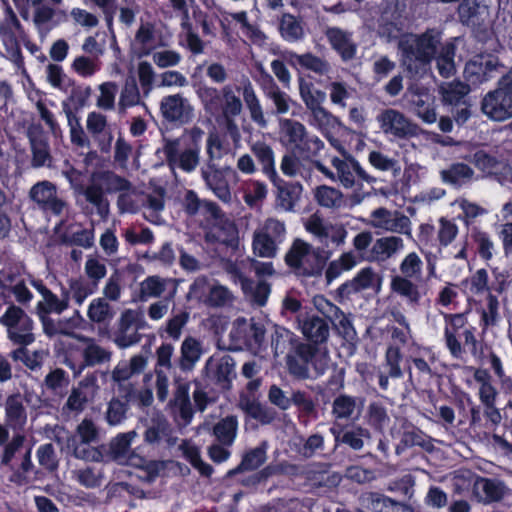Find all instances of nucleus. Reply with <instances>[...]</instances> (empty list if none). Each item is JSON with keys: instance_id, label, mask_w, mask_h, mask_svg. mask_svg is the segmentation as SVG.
I'll use <instances>...</instances> for the list:
<instances>
[{"instance_id": "f257e3e1", "label": "nucleus", "mask_w": 512, "mask_h": 512, "mask_svg": "<svg viewBox=\"0 0 512 512\" xmlns=\"http://www.w3.org/2000/svg\"><path fill=\"white\" fill-rule=\"evenodd\" d=\"M196 94L207 114L222 121L230 132L237 130L235 119L241 114L243 104L231 85L218 89L201 84L196 88Z\"/></svg>"}, {"instance_id": "f03ea898", "label": "nucleus", "mask_w": 512, "mask_h": 512, "mask_svg": "<svg viewBox=\"0 0 512 512\" xmlns=\"http://www.w3.org/2000/svg\"><path fill=\"white\" fill-rule=\"evenodd\" d=\"M329 256L330 252L325 253L304 240L295 239L285 255V263L305 286L311 284L314 287L322 281Z\"/></svg>"}, {"instance_id": "7ed1b4c3", "label": "nucleus", "mask_w": 512, "mask_h": 512, "mask_svg": "<svg viewBox=\"0 0 512 512\" xmlns=\"http://www.w3.org/2000/svg\"><path fill=\"white\" fill-rule=\"evenodd\" d=\"M442 40V32L427 28L420 34H409L398 42L401 61L406 69L417 74L435 59Z\"/></svg>"}, {"instance_id": "20e7f679", "label": "nucleus", "mask_w": 512, "mask_h": 512, "mask_svg": "<svg viewBox=\"0 0 512 512\" xmlns=\"http://www.w3.org/2000/svg\"><path fill=\"white\" fill-rule=\"evenodd\" d=\"M25 436L20 433L13 435L10 441L3 446L0 456V465L8 467L11 471L8 480L16 486L22 487L43 479V472L35 467L32 462V448L29 447L21 458V463L16 467L12 464L17 451L23 446Z\"/></svg>"}, {"instance_id": "39448f33", "label": "nucleus", "mask_w": 512, "mask_h": 512, "mask_svg": "<svg viewBox=\"0 0 512 512\" xmlns=\"http://www.w3.org/2000/svg\"><path fill=\"white\" fill-rule=\"evenodd\" d=\"M279 135L282 144L302 160L319 157L325 146L318 136L307 132L304 124L293 119L280 120Z\"/></svg>"}, {"instance_id": "423d86ee", "label": "nucleus", "mask_w": 512, "mask_h": 512, "mask_svg": "<svg viewBox=\"0 0 512 512\" xmlns=\"http://www.w3.org/2000/svg\"><path fill=\"white\" fill-rule=\"evenodd\" d=\"M100 431L90 418H84L75 433L66 439V450L74 458L86 462H102L105 444H98Z\"/></svg>"}, {"instance_id": "0eeeda50", "label": "nucleus", "mask_w": 512, "mask_h": 512, "mask_svg": "<svg viewBox=\"0 0 512 512\" xmlns=\"http://www.w3.org/2000/svg\"><path fill=\"white\" fill-rule=\"evenodd\" d=\"M203 135L204 131L200 127L194 126L191 128L189 131V143L181 152H179V139H164L162 151L167 165L172 169L179 168L186 173L193 172L200 161Z\"/></svg>"}, {"instance_id": "6e6552de", "label": "nucleus", "mask_w": 512, "mask_h": 512, "mask_svg": "<svg viewBox=\"0 0 512 512\" xmlns=\"http://www.w3.org/2000/svg\"><path fill=\"white\" fill-rule=\"evenodd\" d=\"M265 332L262 323L255 322L253 318L248 321L240 317L233 322L229 346L222 347L218 341L217 348L226 352H258L264 342Z\"/></svg>"}, {"instance_id": "1a4fd4ad", "label": "nucleus", "mask_w": 512, "mask_h": 512, "mask_svg": "<svg viewBox=\"0 0 512 512\" xmlns=\"http://www.w3.org/2000/svg\"><path fill=\"white\" fill-rule=\"evenodd\" d=\"M481 110L494 121L512 118V70L498 80L496 89L483 97Z\"/></svg>"}, {"instance_id": "9d476101", "label": "nucleus", "mask_w": 512, "mask_h": 512, "mask_svg": "<svg viewBox=\"0 0 512 512\" xmlns=\"http://www.w3.org/2000/svg\"><path fill=\"white\" fill-rule=\"evenodd\" d=\"M445 340L450 352H477L478 341L475 336L476 328L467 326V317L463 313L446 314Z\"/></svg>"}, {"instance_id": "9b49d317", "label": "nucleus", "mask_w": 512, "mask_h": 512, "mask_svg": "<svg viewBox=\"0 0 512 512\" xmlns=\"http://www.w3.org/2000/svg\"><path fill=\"white\" fill-rule=\"evenodd\" d=\"M0 322L7 327L8 338L17 345L19 348L12 352H29L26 346L33 343L35 340L34 334L19 335L14 332L16 327H21L22 330H33V320L25 313V311L16 305H10L5 313L1 316Z\"/></svg>"}, {"instance_id": "f8f14e48", "label": "nucleus", "mask_w": 512, "mask_h": 512, "mask_svg": "<svg viewBox=\"0 0 512 512\" xmlns=\"http://www.w3.org/2000/svg\"><path fill=\"white\" fill-rule=\"evenodd\" d=\"M261 386V379H252L247 383V392L239 395L238 406L250 418L257 420L261 425H269L276 418L273 408L262 405L255 397V392Z\"/></svg>"}, {"instance_id": "ddd939ff", "label": "nucleus", "mask_w": 512, "mask_h": 512, "mask_svg": "<svg viewBox=\"0 0 512 512\" xmlns=\"http://www.w3.org/2000/svg\"><path fill=\"white\" fill-rule=\"evenodd\" d=\"M377 120L382 131L396 139L407 140L419 135L418 125L396 109L383 110L377 116Z\"/></svg>"}, {"instance_id": "4468645a", "label": "nucleus", "mask_w": 512, "mask_h": 512, "mask_svg": "<svg viewBox=\"0 0 512 512\" xmlns=\"http://www.w3.org/2000/svg\"><path fill=\"white\" fill-rule=\"evenodd\" d=\"M298 322L307 341L305 352H320L318 346L326 344L330 335L329 321L313 314L298 317Z\"/></svg>"}, {"instance_id": "2eb2a0df", "label": "nucleus", "mask_w": 512, "mask_h": 512, "mask_svg": "<svg viewBox=\"0 0 512 512\" xmlns=\"http://www.w3.org/2000/svg\"><path fill=\"white\" fill-rule=\"evenodd\" d=\"M498 66L497 57L477 55L465 64L464 79L469 87H479L493 78Z\"/></svg>"}, {"instance_id": "dca6fc26", "label": "nucleus", "mask_w": 512, "mask_h": 512, "mask_svg": "<svg viewBox=\"0 0 512 512\" xmlns=\"http://www.w3.org/2000/svg\"><path fill=\"white\" fill-rule=\"evenodd\" d=\"M235 172L230 166L218 167L213 161H207L201 169V176L207 187L223 202L231 200V191L227 176Z\"/></svg>"}, {"instance_id": "f3484780", "label": "nucleus", "mask_w": 512, "mask_h": 512, "mask_svg": "<svg viewBox=\"0 0 512 512\" xmlns=\"http://www.w3.org/2000/svg\"><path fill=\"white\" fill-rule=\"evenodd\" d=\"M497 268H494L493 274L495 277V281H489V274L485 268H480L476 270L469 277L465 278L462 281V285L472 294L476 296L484 295L487 293L497 292L502 293L505 288V279L502 273L497 271Z\"/></svg>"}, {"instance_id": "a211bd4d", "label": "nucleus", "mask_w": 512, "mask_h": 512, "mask_svg": "<svg viewBox=\"0 0 512 512\" xmlns=\"http://www.w3.org/2000/svg\"><path fill=\"white\" fill-rule=\"evenodd\" d=\"M143 327V319L139 312L127 309L122 312L119 327L115 333V343L121 349L139 342L141 336L138 330Z\"/></svg>"}, {"instance_id": "6ab92c4d", "label": "nucleus", "mask_w": 512, "mask_h": 512, "mask_svg": "<svg viewBox=\"0 0 512 512\" xmlns=\"http://www.w3.org/2000/svg\"><path fill=\"white\" fill-rule=\"evenodd\" d=\"M363 424L379 435H384L391 423L388 407L383 399H373L362 408Z\"/></svg>"}, {"instance_id": "aec40b11", "label": "nucleus", "mask_w": 512, "mask_h": 512, "mask_svg": "<svg viewBox=\"0 0 512 512\" xmlns=\"http://www.w3.org/2000/svg\"><path fill=\"white\" fill-rule=\"evenodd\" d=\"M31 199L44 211L59 216L66 207V202L57 197L56 186L49 181H42L32 186Z\"/></svg>"}, {"instance_id": "412c9836", "label": "nucleus", "mask_w": 512, "mask_h": 512, "mask_svg": "<svg viewBox=\"0 0 512 512\" xmlns=\"http://www.w3.org/2000/svg\"><path fill=\"white\" fill-rule=\"evenodd\" d=\"M160 109L164 119L171 123L186 124L193 117L192 106L180 94L164 97Z\"/></svg>"}, {"instance_id": "4be33fe9", "label": "nucleus", "mask_w": 512, "mask_h": 512, "mask_svg": "<svg viewBox=\"0 0 512 512\" xmlns=\"http://www.w3.org/2000/svg\"><path fill=\"white\" fill-rule=\"evenodd\" d=\"M460 22L472 29L485 26L489 17V7L484 0H462L458 7Z\"/></svg>"}, {"instance_id": "5701e85b", "label": "nucleus", "mask_w": 512, "mask_h": 512, "mask_svg": "<svg viewBox=\"0 0 512 512\" xmlns=\"http://www.w3.org/2000/svg\"><path fill=\"white\" fill-rule=\"evenodd\" d=\"M330 432L337 445L344 444L349 448L358 451L364 446V439H370L371 432L368 428L354 425L351 429L339 423H334L330 427Z\"/></svg>"}, {"instance_id": "b1692460", "label": "nucleus", "mask_w": 512, "mask_h": 512, "mask_svg": "<svg viewBox=\"0 0 512 512\" xmlns=\"http://www.w3.org/2000/svg\"><path fill=\"white\" fill-rule=\"evenodd\" d=\"M474 485L476 486L473 493V500L483 504H491L501 501L508 490L503 481L480 475L478 481H476Z\"/></svg>"}, {"instance_id": "393cba45", "label": "nucleus", "mask_w": 512, "mask_h": 512, "mask_svg": "<svg viewBox=\"0 0 512 512\" xmlns=\"http://www.w3.org/2000/svg\"><path fill=\"white\" fill-rule=\"evenodd\" d=\"M284 59L290 66L297 70L312 71L319 76L326 75L330 71V64L311 52L297 54L294 51H286Z\"/></svg>"}, {"instance_id": "a878e982", "label": "nucleus", "mask_w": 512, "mask_h": 512, "mask_svg": "<svg viewBox=\"0 0 512 512\" xmlns=\"http://www.w3.org/2000/svg\"><path fill=\"white\" fill-rule=\"evenodd\" d=\"M325 35L332 49L343 61H350L356 56L357 46L352 40L351 33L339 27H328Z\"/></svg>"}, {"instance_id": "bb28decb", "label": "nucleus", "mask_w": 512, "mask_h": 512, "mask_svg": "<svg viewBox=\"0 0 512 512\" xmlns=\"http://www.w3.org/2000/svg\"><path fill=\"white\" fill-rule=\"evenodd\" d=\"M233 275L235 277V281L240 284L243 294L246 297H249L254 304L260 307L266 304L271 292L270 284L268 282L259 281L255 283L253 279L247 277L238 269L234 271Z\"/></svg>"}, {"instance_id": "cd10ccee", "label": "nucleus", "mask_w": 512, "mask_h": 512, "mask_svg": "<svg viewBox=\"0 0 512 512\" xmlns=\"http://www.w3.org/2000/svg\"><path fill=\"white\" fill-rule=\"evenodd\" d=\"M474 174L473 168L468 164L453 162L447 168L440 171V179L442 183L454 189H460L472 182Z\"/></svg>"}, {"instance_id": "c85d7f7f", "label": "nucleus", "mask_w": 512, "mask_h": 512, "mask_svg": "<svg viewBox=\"0 0 512 512\" xmlns=\"http://www.w3.org/2000/svg\"><path fill=\"white\" fill-rule=\"evenodd\" d=\"M4 408L6 425L13 430L22 429L27 422V411L23 396L19 392L9 395L6 398Z\"/></svg>"}, {"instance_id": "c756f323", "label": "nucleus", "mask_w": 512, "mask_h": 512, "mask_svg": "<svg viewBox=\"0 0 512 512\" xmlns=\"http://www.w3.org/2000/svg\"><path fill=\"white\" fill-rule=\"evenodd\" d=\"M404 248V241L399 236H385L376 239L367 256L368 261L385 262Z\"/></svg>"}, {"instance_id": "7c9ffc66", "label": "nucleus", "mask_w": 512, "mask_h": 512, "mask_svg": "<svg viewBox=\"0 0 512 512\" xmlns=\"http://www.w3.org/2000/svg\"><path fill=\"white\" fill-rule=\"evenodd\" d=\"M272 352H305L306 345L285 327L276 325L271 334Z\"/></svg>"}, {"instance_id": "2f4dec72", "label": "nucleus", "mask_w": 512, "mask_h": 512, "mask_svg": "<svg viewBox=\"0 0 512 512\" xmlns=\"http://www.w3.org/2000/svg\"><path fill=\"white\" fill-rule=\"evenodd\" d=\"M299 93L307 109H309L315 117L325 115L327 113L322 107V104L326 99V93L322 90L316 89L312 82L299 77Z\"/></svg>"}, {"instance_id": "473e14b6", "label": "nucleus", "mask_w": 512, "mask_h": 512, "mask_svg": "<svg viewBox=\"0 0 512 512\" xmlns=\"http://www.w3.org/2000/svg\"><path fill=\"white\" fill-rule=\"evenodd\" d=\"M410 104L414 113L427 124H432L437 120L435 110V97L428 91H418L411 95Z\"/></svg>"}, {"instance_id": "72a5a7b5", "label": "nucleus", "mask_w": 512, "mask_h": 512, "mask_svg": "<svg viewBox=\"0 0 512 512\" xmlns=\"http://www.w3.org/2000/svg\"><path fill=\"white\" fill-rule=\"evenodd\" d=\"M136 435L135 431H129L127 433H119L116 437L112 438L110 443L105 445L102 462L120 461L127 458L132 440Z\"/></svg>"}, {"instance_id": "f704fd0d", "label": "nucleus", "mask_w": 512, "mask_h": 512, "mask_svg": "<svg viewBox=\"0 0 512 512\" xmlns=\"http://www.w3.org/2000/svg\"><path fill=\"white\" fill-rule=\"evenodd\" d=\"M134 389L126 388L119 397H113L107 407L106 420L109 425H118L125 418L129 404L133 402Z\"/></svg>"}, {"instance_id": "c9c22d12", "label": "nucleus", "mask_w": 512, "mask_h": 512, "mask_svg": "<svg viewBox=\"0 0 512 512\" xmlns=\"http://www.w3.org/2000/svg\"><path fill=\"white\" fill-rule=\"evenodd\" d=\"M365 399L362 397H353L346 394L338 395L332 404V414L335 419H350L356 412L357 418L362 411Z\"/></svg>"}, {"instance_id": "e433bc0d", "label": "nucleus", "mask_w": 512, "mask_h": 512, "mask_svg": "<svg viewBox=\"0 0 512 512\" xmlns=\"http://www.w3.org/2000/svg\"><path fill=\"white\" fill-rule=\"evenodd\" d=\"M411 279L412 277L403 275L392 276L390 290L405 299L409 304L418 305L421 300V293L418 286Z\"/></svg>"}, {"instance_id": "4c0bfd02", "label": "nucleus", "mask_w": 512, "mask_h": 512, "mask_svg": "<svg viewBox=\"0 0 512 512\" xmlns=\"http://www.w3.org/2000/svg\"><path fill=\"white\" fill-rule=\"evenodd\" d=\"M277 186V206L285 211H293L300 198L302 185L300 183H288L281 179L273 181Z\"/></svg>"}, {"instance_id": "58836bf2", "label": "nucleus", "mask_w": 512, "mask_h": 512, "mask_svg": "<svg viewBox=\"0 0 512 512\" xmlns=\"http://www.w3.org/2000/svg\"><path fill=\"white\" fill-rule=\"evenodd\" d=\"M0 36L6 51V58L14 64L17 72L26 73L21 46L15 33L11 30L1 29Z\"/></svg>"}, {"instance_id": "ea45409f", "label": "nucleus", "mask_w": 512, "mask_h": 512, "mask_svg": "<svg viewBox=\"0 0 512 512\" xmlns=\"http://www.w3.org/2000/svg\"><path fill=\"white\" fill-rule=\"evenodd\" d=\"M290 402L291 406L294 405L297 408L300 423L306 424L318 417L316 404L309 393L301 390L293 391Z\"/></svg>"}, {"instance_id": "a19ab883", "label": "nucleus", "mask_w": 512, "mask_h": 512, "mask_svg": "<svg viewBox=\"0 0 512 512\" xmlns=\"http://www.w3.org/2000/svg\"><path fill=\"white\" fill-rule=\"evenodd\" d=\"M266 450L267 444L266 442H262L259 446L246 451L239 465L231 470L229 475L258 469L266 461Z\"/></svg>"}, {"instance_id": "79ce46f5", "label": "nucleus", "mask_w": 512, "mask_h": 512, "mask_svg": "<svg viewBox=\"0 0 512 512\" xmlns=\"http://www.w3.org/2000/svg\"><path fill=\"white\" fill-rule=\"evenodd\" d=\"M281 37L290 43L298 42L304 37L300 21L291 13H283L278 25Z\"/></svg>"}, {"instance_id": "37998d69", "label": "nucleus", "mask_w": 512, "mask_h": 512, "mask_svg": "<svg viewBox=\"0 0 512 512\" xmlns=\"http://www.w3.org/2000/svg\"><path fill=\"white\" fill-rule=\"evenodd\" d=\"M251 151L257 161L262 165L263 173L275 181L277 173L275 170L274 152L272 148L263 141H257L252 145Z\"/></svg>"}, {"instance_id": "c03bdc74", "label": "nucleus", "mask_w": 512, "mask_h": 512, "mask_svg": "<svg viewBox=\"0 0 512 512\" xmlns=\"http://www.w3.org/2000/svg\"><path fill=\"white\" fill-rule=\"evenodd\" d=\"M237 428V417L235 415H228L214 425L213 434L220 444L231 446L236 438Z\"/></svg>"}, {"instance_id": "a18cd8bd", "label": "nucleus", "mask_w": 512, "mask_h": 512, "mask_svg": "<svg viewBox=\"0 0 512 512\" xmlns=\"http://www.w3.org/2000/svg\"><path fill=\"white\" fill-rule=\"evenodd\" d=\"M243 99L250 112L251 120L261 128L266 127L267 120L264 117L262 106L254 88L249 82L243 87Z\"/></svg>"}, {"instance_id": "49530a36", "label": "nucleus", "mask_w": 512, "mask_h": 512, "mask_svg": "<svg viewBox=\"0 0 512 512\" xmlns=\"http://www.w3.org/2000/svg\"><path fill=\"white\" fill-rule=\"evenodd\" d=\"M87 316L94 323H110L115 316V310L105 298L99 297L90 302Z\"/></svg>"}, {"instance_id": "de8ad7c7", "label": "nucleus", "mask_w": 512, "mask_h": 512, "mask_svg": "<svg viewBox=\"0 0 512 512\" xmlns=\"http://www.w3.org/2000/svg\"><path fill=\"white\" fill-rule=\"evenodd\" d=\"M36 457L42 472L53 474L58 471L59 459L52 443L41 444L36 451ZM45 473H43V476Z\"/></svg>"}, {"instance_id": "09e8293b", "label": "nucleus", "mask_w": 512, "mask_h": 512, "mask_svg": "<svg viewBox=\"0 0 512 512\" xmlns=\"http://www.w3.org/2000/svg\"><path fill=\"white\" fill-rule=\"evenodd\" d=\"M332 166L336 169L338 179L345 188H352L355 185L353 167H358V161L355 158L349 157L343 160L335 156L332 159Z\"/></svg>"}, {"instance_id": "8fccbe9b", "label": "nucleus", "mask_w": 512, "mask_h": 512, "mask_svg": "<svg viewBox=\"0 0 512 512\" xmlns=\"http://www.w3.org/2000/svg\"><path fill=\"white\" fill-rule=\"evenodd\" d=\"M97 178L107 193L129 191L132 187L128 179L110 170L100 172Z\"/></svg>"}, {"instance_id": "3c124183", "label": "nucleus", "mask_w": 512, "mask_h": 512, "mask_svg": "<svg viewBox=\"0 0 512 512\" xmlns=\"http://www.w3.org/2000/svg\"><path fill=\"white\" fill-rule=\"evenodd\" d=\"M469 90L470 87L467 84L459 81L449 83L446 87H441L442 101L445 105L450 107L459 105L467 101L466 95Z\"/></svg>"}, {"instance_id": "603ef678", "label": "nucleus", "mask_w": 512, "mask_h": 512, "mask_svg": "<svg viewBox=\"0 0 512 512\" xmlns=\"http://www.w3.org/2000/svg\"><path fill=\"white\" fill-rule=\"evenodd\" d=\"M337 334L349 345H353L357 339V333L353 323L349 317L342 310L341 314H337L330 321Z\"/></svg>"}, {"instance_id": "864d4df0", "label": "nucleus", "mask_w": 512, "mask_h": 512, "mask_svg": "<svg viewBox=\"0 0 512 512\" xmlns=\"http://www.w3.org/2000/svg\"><path fill=\"white\" fill-rule=\"evenodd\" d=\"M478 479L479 475L469 469L458 471L453 479L455 493L459 495H470L471 499H473L476 486L474 484Z\"/></svg>"}, {"instance_id": "5fc2aeb1", "label": "nucleus", "mask_w": 512, "mask_h": 512, "mask_svg": "<svg viewBox=\"0 0 512 512\" xmlns=\"http://www.w3.org/2000/svg\"><path fill=\"white\" fill-rule=\"evenodd\" d=\"M471 239L476 245L479 257L488 262L493 258L494 243L489 233L474 227L471 231Z\"/></svg>"}, {"instance_id": "6e6d98bb", "label": "nucleus", "mask_w": 512, "mask_h": 512, "mask_svg": "<svg viewBox=\"0 0 512 512\" xmlns=\"http://www.w3.org/2000/svg\"><path fill=\"white\" fill-rule=\"evenodd\" d=\"M486 307L480 312V326L483 330L496 326L500 320L498 297L489 293L486 297Z\"/></svg>"}, {"instance_id": "4d7b16f0", "label": "nucleus", "mask_w": 512, "mask_h": 512, "mask_svg": "<svg viewBox=\"0 0 512 512\" xmlns=\"http://www.w3.org/2000/svg\"><path fill=\"white\" fill-rule=\"evenodd\" d=\"M136 43L140 44L138 57H144L151 54L155 41V30L151 23L141 24L135 34Z\"/></svg>"}, {"instance_id": "13d9d810", "label": "nucleus", "mask_w": 512, "mask_h": 512, "mask_svg": "<svg viewBox=\"0 0 512 512\" xmlns=\"http://www.w3.org/2000/svg\"><path fill=\"white\" fill-rule=\"evenodd\" d=\"M140 102V92L136 80L133 77L126 79L120 93L119 110L125 111L127 108L134 107Z\"/></svg>"}, {"instance_id": "bf43d9fd", "label": "nucleus", "mask_w": 512, "mask_h": 512, "mask_svg": "<svg viewBox=\"0 0 512 512\" xmlns=\"http://www.w3.org/2000/svg\"><path fill=\"white\" fill-rule=\"evenodd\" d=\"M314 198L318 205L325 208H334L340 205L342 193L333 187L320 185L314 190Z\"/></svg>"}, {"instance_id": "052dcab7", "label": "nucleus", "mask_w": 512, "mask_h": 512, "mask_svg": "<svg viewBox=\"0 0 512 512\" xmlns=\"http://www.w3.org/2000/svg\"><path fill=\"white\" fill-rule=\"evenodd\" d=\"M401 443L405 447L419 446L426 451H431L433 448L428 436L414 425H411L410 429L404 430L401 437Z\"/></svg>"}, {"instance_id": "680f3d73", "label": "nucleus", "mask_w": 512, "mask_h": 512, "mask_svg": "<svg viewBox=\"0 0 512 512\" xmlns=\"http://www.w3.org/2000/svg\"><path fill=\"white\" fill-rule=\"evenodd\" d=\"M229 359L232 360L230 357H223L214 371L215 383L224 390L231 388L232 379L235 376L234 363H229Z\"/></svg>"}, {"instance_id": "e2e57ef3", "label": "nucleus", "mask_w": 512, "mask_h": 512, "mask_svg": "<svg viewBox=\"0 0 512 512\" xmlns=\"http://www.w3.org/2000/svg\"><path fill=\"white\" fill-rule=\"evenodd\" d=\"M253 250L254 253L260 257H274L277 251L276 241L270 233L255 234L253 239Z\"/></svg>"}, {"instance_id": "0e129e2a", "label": "nucleus", "mask_w": 512, "mask_h": 512, "mask_svg": "<svg viewBox=\"0 0 512 512\" xmlns=\"http://www.w3.org/2000/svg\"><path fill=\"white\" fill-rule=\"evenodd\" d=\"M87 386L88 384L85 381H81L78 387H74L64 405V409L70 412H82L89 401L88 394L83 390V387Z\"/></svg>"}, {"instance_id": "69168bd1", "label": "nucleus", "mask_w": 512, "mask_h": 512, "mask_svg": "<svg viewBox=\"0 0 512 512\" xmlns=\"http://www.w3.org/2000/svg\"><path fill=\"white\" fill-rule=\"evenodd\" d=\"M32 164L34 167H42L51 159L49 144L42 137H31Z\"/></svg>"}, {"instance_id": "338daca9", "label": "nucleus", "mask_w": 512, "mask_h": 512, "mask_svg": "<svg viewBox=\"0 0 512 512\" xmlns=\"http://www.w3.org/2000/svg\"><path fill=\"white\" fill-rule=\"evenodd\" d=\"M309 356H296V354H287V367L289 373L298 379L311 378L309 370Z\"/></svg>"}, {"instance_id": "774afa93", "label": "nucleus", "mask_w": 512, "mask_h": 512, "mask_svg": "<svg viewBox=\"0 0 512 512\" xmlns=\"http://www.w3.org/2000/svg\"><path fill=\"white\" fill-rule=\"evenodd\" d=\"M100 95L96 105L103 110H112L115 107V97L118 92V86L115 82H104L99 86Z\"/></svg>"}]
</instances>
